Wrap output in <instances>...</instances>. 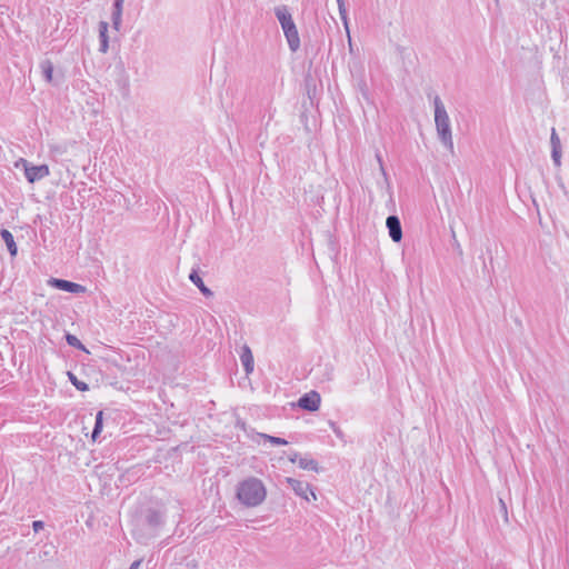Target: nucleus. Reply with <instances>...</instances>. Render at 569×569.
<instances>
[{
	"mask_svg": "<svg viewBox=\"0 0 569 569\" xmlns=\"http://www.w3.org/2000/svg\"><path fill=\"white\" fill-rule=\"evenodd\" d=\"M267 496V490L261 480L250 477L241 481L237 487V498L246 507L261 505Z\"/></svg>",
	"mask_w": 569,
	"mask_h": 569,
	"instance_id": "f257e3e1",
	"label": "nucleus"
},
{
	"mask_svg": "<svg viewBox=\"0 0 569 569\" xmlns=\"http://www.w3.org/2000/svg\"><path fill=\"white\" fill-rule=\"evenodd\" d=\"M435 107V126L440 142L453 152V139L449 114L439 96L433 99Z\"/></svg>",
	"mask_w": 569,
	"mask_h": 569,
	"instance_id": "f03ea898",
	"label": "nucleus"
},
{
	"mask_svg": "<svg viewBox=\"0 0 569 569\" xmlns=\"http://www.w3.org/2000/svg\"><path fill=\"white\" fill-rule=\"evenodd\" d=\"M274 14L282 28L290 50L296 52L300 48V38L291 13L286 6H279L274 9Z\"/></svg>",
	"mask_w": 569,
	"mask_h": 569,
	"instance_id": "7ed1b4c3",
	"label": "nucleus"
},
{
	"mask_svg": "<svg viewBox=\"0 0 569 569\" xmlns=\"http://www.w3.org/2000/svg\"><path fill=\"white\" fill-rule=\"evenodd\" d=\"M284 482L295 491L297 496L305 499L306 501L317 499L316 493L313 492L308 482L291 477H287L284 479Z\"/></svg>",
	"mask_w": 569,
	"mask_h": 569,
	"instance_id": "20e7f679",
	"label": "nucleus"
},
{
	"mask_svg": "<svg viewBox=\"0 0 569 569\" xmlns=\"http://www.w3.org/2000/svg\"><path fill=\"white\" fill-rule=\"evenodd\" d=\"M49 284L53 288L71 293H83L86 291V287L63 279L51 278L49 280Z\"/></svg>",
	"mask_w": 569,
	"mask_h": 569,
	"instance_id": "39448f33",
	"label": "nucleus"
},
{
	"mask_svg": "<svg viewBox=\"0 0 569 569\" xmlns=\"http://www.w3.org/2000/svg\"><path fill=\"white\" fill-rule=\"evenodd\" d=\"M321 398L317 391L305 393L298 401V406L308 411H317L320 407Z\"/></svg>",
	"mask_w": 569,
	"mask_h": 569,
	"instance_id": "423d86ee",
	"label": "nucleus"
},
{
	"mask_svg": "<svg viewBox=\"0 0 569 569\" xmlns=\"http://www.w3.org/2000/svg\"><path fill=\"white\" fill-rule=\"evenodd\" d=\"M24 174L30 183L41 180L50 174L47 164L26 167Z\"/></svg>",
	"mask_w": 569,
	"mask_h": 569,
	"instance_id": "0eeeda50",
	"label": "nucleus"
},
{
	"mask_svg": "<svg viewBox=\"0 0 569 569\" xmlns=\"http://www.w3.org/2000/svg\"><path fill=\"white\" fill-rule=\"evenodd\" d=\"M386 226L392 241L399 242L402 239V229L399 218L397 216H389L386 220Z\"/></svg>",
	"mask_w": 569,
	"mask_h": 569,
	"instance_id": "6e6552de",
	"label": "nucleus"
},
{
	"mask_svg": "<svg viewBox=\"0 0 569 569\" xmlns=\"http://www.w3.org/2000/svg\"><path fill=\"white\" fill-rule=\"evenodd\" d=\"M337 4H338L340 19L343 23V27H345V30H346V33L348 37L349 47L351 48L352 42H351V36H350V29H349V18H348V11L346 8L345 0H337Z\"/></svg>",
	"mask_w": 569,
	"mask_h": 569,
	"instance_id": "1a4fd4ad",
	"label": "nucleus"
},
{
	"mask_svg": "<svg viewBox=\"0 0 569 569\" xmlns=\"http://www.w3.org/2000/svg\"><path fill=\"white\" fill-rule=\"evenodd\" d=\"M240 360H241V363L244 368V371L247 375L251 373L253 371V356H252V352L250 350V348L248 346H244L242 348V352L240 355Z\"/></svg>",
	"mask_w": 569,
	"mask_h": 569,
	"instance_id": "9d476101",
	"label": "nucleus"
},
{
	"mask_svg": "<svg viewBox=\"0 0 569 569\" xmlns=\"http://www.w3.org/2000/svg\"><path fill=\"white\" fill-rule=\"evenodd\" d=\"M108 22L100 21L99 22V40H100V48L99 51L102 53H106L109 49V39H108Z\"/></svg>",
	"mask_w": 569,
	"mask_h": 569,
	"instance_id": "9b49d317",
	"label": "nucleus"
},
{
	"mask_svg": "<svg viewBox=\"0 0 569 569\" xmlns=\"http://www.w3.org/2000/svg\"><path fill=\"white\" fill-rule=\"evenodd\" d=\"M190 281L198 287L201 293L206 297H211L213 292L204 284L197 270H192L189 274Z\"/></svg>",
	"mask_w": 569,
	"mask_h": 569,
	"instance_id": "f8f14e48",
	"label": "nucleus"
},
{
	"mask_svg": "<svg viewBox=\"0 0 569 569\" xmlns=\"http://www.w3.org/2000/svg\"><path fill=\"white\" fill-rule=\"evenodd\" d=\"M0 234L7 246L10 254L16 256L18 249H17V244L14 242V238H13L12 233L7 229H2Z\"/></svg>",
	"mask_w": 569,
	"mask_h": 569,
	"instance_id": "ddd939ff",
	"label": "nucleus"
},
{
	"mask_svg": "<svg viewBox=\"0 0 569 569\" xmlns=\"http://www.w3.org/2000/svg\"><path fill=\"white\" fill-rule=\"evenodd\" d=\"M298 466L303 470H318V462L309 457H300L298 460Z\"/></svg>",
	"mask_w": 569,
	"mask_h": 569,
	"instance_id": "4468645a",
	"label": "nucleus"
},
{
	"mask_svg": "<svg viewBox=\"0 0 569 569\" xmlns=\"http://www.w3.org/2000/svg\"><path fill=\"white\" fill-rule=\"evenodd\" d=\"M40 68H41V71H42V74H43L46 81L51 82L52 76H53L52 62L50 60H44L40 63Z\"/></svg>",
	"mask_w": 569,
	"mask_h": 569,
	"instance_id": "2eb2a0df",
	"label": "nucleus"
},
{
	"mask_svg": "<svg viewBox=\"0 0 569 569\" xmlns=\"http://www.w3.org/2000/svg\"><path fill=\"white\" fill-rule=\"evenodd\" d=\"M50 153L53 156H62L68 151V142H54L49 144Z\"/></svg>",
	"mask_w": 569,
	"mask_h": 569,
	"instance_id": "dca6fc26",
	"label": "nucleus"
},
{
	"mask_svg": "<svg viewBox=\"0 0 569 569\" xmlns=\"http://www.w3.org/2000/svg\"><path fill=\"white\" fill-rule=\"evenodd\" d=\"M66 341H67V343L69 346L73 347V348H77L79 350L88 352L86 347L82 345V342L76 336H73L71 333H67L66 335Z\"/></svg>",
	"mask_w": 569,
	"mask_h": 569,
	"instance_id": "f3484780",
	"label": "nucleus"
},
{
	"mask_svg": "<svg viewBox=\"0 0 569 569\" xmlns=\"http://www.w3.org/2000/svg\"><path fill=\"white\" fill-rule=\"evenodd\" d=\"M260 438H263L264 440L269 441L271 445H274V446H286L288 443V441L283 438H279V437H274V436H269V435H266V433H259L258 435Z\"/></svg>",
	"mask_w": 569,
	"mask_h": 569,
	"instance_id": "a211bd4d",
	"label": "nucleus"
},
{
	"mask_svg": "<svg viewBox=\"0 0 569 569\" xmlns=\"http://www.w3.org/2000/svg\"><path fill=\"white\" fill-rule=\"evenodd\" d=\"M102 415H103L102 411H99L96 416V423H94V428L92 431V440H97L99 433L102 430Z\"/></svg>",
	"mask_w": 569,
	"mask_h": 569,
	"instance_id": "6ab92c4d",
	"label": "nucleus"
},
{
	"mask_svg": "<svg viewBox=\"0 0 569 569\" xmlns=\"http://www.w3.org/2000/svg\"><path fill=\"white\" fill-rule=\"evenodd\" d=\"M112 26L116 30H119L122 22V11L113 10L111 14Z\"/></svg>",
	"mask_w": 569,
	"mask_h": 569,
	"instance_id": "aec40b11",
	"label": "nucleus"
},
{
	"mask_svg": "<svg viewBox=\"0 0 569 569\" xmlns=\"http://www.w3.org/2000/svg\"><path fill=\"white\" fill-rule=\"evenodd\" d=\"M550 144L551 149H561L560 138L555 128L551 130Z\"/></svg>",
	"mask_w": 569,
	"mask_h": 569,
	"instance_id": "412c9836",
	"label": "nucleus"
},
{
	"mask_svg": "<svg viewBox=\"0 0 569 569\" xmlns=\"http://www.w3.org/2000/svg\"><path fill=\"white\" fill-rule=\"evenodd\" d=\"M68 376H69V379L70 381L72 382V385L78 389V390H81V391H84L88 389V386L87 383L82 382V381H79L77 379V377L71 373V372H68Z\"/></svg>",
	"mask_w": 569,
	"mask_h": 569,
	"instance_id": "4be33fe9",
	"label": "nucleus"
},
{
	"mask_svg": "<svg viewBox=\"0 0 569 569\" xmlns=\"http://www.w3.org/2000/svg\"><path fill=\"white\" fill-rule=\"evenodd\" d=\"M551 158L556 167L561 166V149H551Z\"/></svg>",
	"mask_w": 569,
	"mask_h": 569,
	"instance_id": "5701e85b",
	"label": "nucleus"
},
{
	"mask_svg": "<svg viewBox=\"0 0 569 569\" xmlns=\"http://www.w3.org/2000/svg\"><path fill=\"white\" fill-rule=\"evenodd\" d=\"M330 427L332 429V431L335 432V435L340 438V439H343V432L342 430L336 425V422L333 421H330Z\"/></svg>",
	"mask_w": 569,
	"mask_h": 569,
	"instance_id": "b1692460",
	"label": "nucleus"
},
{
	"mask_svg": "<svg viewBox=\"0 0 569 569\" xmlns=\"http://www.w3.org/2000/svg\"><path fill=\"white\" fill-rule=\"evenodd\" d=\"M43 527H44V523L42 521H40V520H36V521L32 522V528H33V530L36 532L42 530Z\"/></svg>",
	"mask_w": 569,
	"mask_h": 569,
	"instance_id": "393cba45",
	"label": "nucleus"
},
{
	"mask_svg": "<svg viewBox=\"0 0 569 569\" xmlns=\"http://www.w3.org/2000/svg\"><path fill=\"white\" fill-rule=\"evenodd\" d=\"M376 158H377V161H378V163H379V167H380V171H381V173L386 177V176H387V172H386V170H385L383 162H382V158H381V156H380V153H379V152L376 154Z\"/></svg>",
	"mask_w": 569,
	"mask_h": 569,
	"instance_id": "a878e982",
	"label": "nucleus"
},
{
	"mask_svg": "<svg viewBox=\"0 0 569 569\" xmlns=\"http://www.w3.org/2000/svg\"><path fill=\"white\" fill-rule=\"evenodd\" d=\"M123 9V0H114L113 10L122 11Z\"/></svg>",
	"mask_w": 569,
	"mask_h": 569,
	"instance_id": "bb28decb",
	"label": "nucleus"
},
{
	"mask_svg": "<svg viewBox=\"0 0 569 569\" xmlns=\"http://www.w3.org/2000/svg\"><path fill=\"white\" fill-rule=\"evenodd\" d=\"M500 509L503 512L505 517L507 518V506L502 499H499Z\"/></svg>",
	"mask_w": 569,
	"mask_h": 569,
	"instance_id": "cd10ccee",
	"label": "nucleus"
},
{
	"mask_svg": "<svg viewBox=\"0 0 569 569\" xmlns=\"http://www.w3.org/2000/svg\"><path fill=\"white\" fill-rule=\"evenodd\" d=\"M299 458H300V457H299V455H298L297 452H293V453L289 457V460H290L291 462H298Z\"/></svg>",
	"mask_w": 569,
	"mask_h": 569,
	"instance_id": "c85d7f7f",
	"label": "nucleus"
},
{
	"mask_svg": "<svg viewBox=\"0 0 569 569\" xmlns=\"http://www.w3.org/2000/svg\"><path fill=\"white\" fill-rule=\"evenodd\" d=\"M141 565V560H136L131 563L130 568L129 569H138Z\"/></svg>",
	"mask_w": 569,
	"mask_h": 569,
	"instance_id": "c756f323",
	"label": "nucleus"
}]
</instances>
